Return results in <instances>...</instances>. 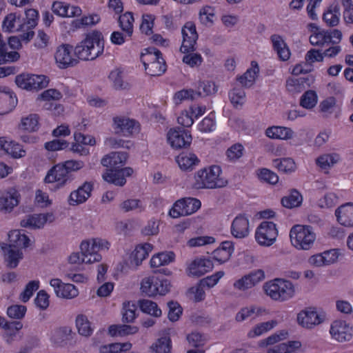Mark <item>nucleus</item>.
Instances as JSON below:
<instances>
[{
	"label": "nucleus",
	"mask_w": 353,
	"mask_h": 353,
	"mask_svg": "<svg viewBox=\"0 0 353 353\" xmlns=\"http://www.w3.org/2000/svg\"><path fill=\"white\" fill-rule=\"evenodd\" d=\"M278 325V321L271 319L267 321L259 323L254 325L247 333L249 339H254L261 336L265 333L275 328Z\"/></svg>",
	"instance_id": "40"
},
{
	"label": "nucleus",
	"mask_w": 353,
	"mask_h": 353,
	"mask_svg": "<svg viewBox=\"0 0 353 353\" xmlns=\"http://www.w3.org/2000/svg\"><path fill=\"white\" fill-rule=\"evenodd\" d=\"M21 195L16 187H8L0 192V212L10 214L20 203Z\"/></svg>",
	"instance_id": "13"
},
{
	"label": "nucleus",
	"mask_w": 353,
	"mask_h": 353,
	"mask_svg": "<svg viewBox=\"0 0 353 353\" xmlns=\"http://www.w3.org/2000/svg\"><path fill=\"white\" fill-rule=\"evenodd\" d=\"M0 150H3L14 159H20L26 154V150L19 143L6 137H0Z\"/></svg>",
	"instance_id": "33"
},
{
	"label": "nucleus",
	"mask_w": 353,
	"mask_h": 353,
	"mask_svg": "<svg viewBox=\"0 0 353 353\" xmlns=\"http://www.w3.org/2000/svg\"><path fill=\"white\" fill-rule=\"evenodd\" d=\"M132 347L130 342L125 343H112L101 345L99 347L100 353H121L129 351Z\"/></svg>",
	"instance_id": "52"
},
{
	"label": "nucleus",
	"mask_w": 353,
	"mask_h": 353,
	"mask_svg": "<svg viewBox=\"0 0 353 353\" xmlns=\"http://www.w3.org/2000/svg\"><path fill=\"white\" fill-rule=\"evenodd\" d=\"M289 239L292 247L295 250L310 251L316 244L317 235L312 226L295 224L289 231Z\"/></svg>",
	"instance_id": "4"
},
{
	"label": "nucleus",
	"mask_w": 353,
	"mask_h": 353,
	"mask_svg": "<svg viewBox=\"0 0 353 353\" xmlns=\"http://www.w3.org/2000/svg\"><path fill=\"white\" fill-rule=\"evenodd\" d=\"M308 263L314 267H324L331 263V252L326 250L321 253L312 255L308 259Z\"/></svg>",
	"instance_id": "51"
},
{
	"label": "nucleus",
	"mask_w": 353,
	"mask_h": 353,
	"mask_svg": "<svg viewBox=\"0 0 353 353\" xmlns=\"http://www.w3.org/2000/svg\"><path fill=\"white\" fill-rule=\"evenodd\" d=\"M265 279V274L263 270H254L235 279L232 283V288L236 292L245 293L259 285Z\"/></svg>",
	"instance_id": "9"
},
{
	"label": "nucleus",
	"mask_w": 353,
	"mask_h": 353,
	"mask_svg": "<svg viewBox=\"0 0 353 353\" xmlns=\"http://www.w3.org/2000/svg\"><path fill=\"white\" fill-rule=\"evenodd\" d=\"M273 166L284 174H291L296 170V164L294 160L290 157L274 159Z\"/></svg>",
	"instance_id": "47"
},
{
	"label": "nucleus",
	"mask_w": 353,
	"mask_h": 353,
	"mask_svg": "<svg viewBox=\"0 0 353 353\" xmlns=\"http://www.w3.org/2000/svg\"><path fill=\"white\" fill-rule=\"evenodd\" d=\"M183 41L181 46V51L187 53L194 50L198 39V34L195 24L192 21H188L182 28Z\"/></svg>",
	"instance_id": "22"
},
{
	"label": "nucleus",
	"mask_w": 353,
	"mask_h": 353,
	"mask_svg": "<svg viewBox=\"0 0 353 353\" xmlns=\"http://www.w3.org/2000/svg\"><path fill=\"white\" fill-rule=\"evenodd\" d=\"M216 20V8L211 6H204L199 11V21L205 27H212Z\"/></svg>",
	"instance_id": "43"
},
{
	"label": "nucleus",
	"mask_w": 353,
	"mask_h": 353,
	"mask_svg": "<svg viewBox=\"0 0 353 353\" xmlns=\"http://www.w3.org/2000/svg\"><path fill=\"white\" fill-rule=\"evenodd\" d=\"M338 222L345 227H353V203H347L335 210Z\"/></svg>",
	"instance_id": "38"
},
{
	"label": "nucleus",
	"mask_w": 353,
	"mask_h": 353,
	"mask_svg": "<svg viewBox=\"0 0 353 353\" xmlns=\"http://www.w3.org/2000/svg\"><path fill=\"white\" fill-rule=\"evenodd\" d=\"M134 170L130 167H125L121 169H106L103 173V179L111 184L117 186H123L126 183L125 178L132 175Z\"/></svg>",
	"instance_id": "21"
},
{
	"label": "nucleus",
	"mask_w": 353,
	"mask_h": 353,
	"mask_svg": "<svg viewBox=\"0 0 353 353\" xmlns=\"http://www.w3.org/2000/svg\"><path fill=\"white\" fill-rule=\"evenodd\" d=\"M160 52L154 48H148L141 52V60L144 65V68L150 65L152 62L157 61L161 59Z\"/></svg>",
	"instance_id": "56"
},
{
	"label": "nucleus",
	"mask_w": 353,
	"mask_h": 353,
	"mask_svg": "<svg viewBox=\"0 0 353 353\" xmlns=\"http://www.w3.org/2000/svg\"><path fill=\"white\" fill-rule=\"evenodd\" d=\"M8 245L21 250L27 248L30 244L29 237L24 232L20 230H11L8 233Z\"/></svg>",
	"instance_id": "39"
},
{
	"label": "nucleus",
	"mask_w": 353,
	"mask_h": 353,
	"mask_svg": "<svg viewBox=\"0 0 353 353\" xmlns=\"http://www.w3.org/2000/svg\"><path fill=\"white\" fill-rule=\"evenodd\" d=\"M192 141L190 132L179 128H170L167 132V141L171 148L181 149L188 147Z\"/></svg>",
	"instance_id": "15"
},
{
	"label": "nucleus",
	"mask_w": 353,
	"mask_h": 353,
	"mask_svg": "<svg viewBox=\"0 0 353 353\" xmlns=\"http://www.w3.org/2000/svg\"><path fill=\"white\" fill-rule=\"evenodd\" d=\"M111 243L101 237H90L83 239L79 244V250L83 256L84 264L92 265L101 261L103 256L100 252L108 251Z\"/></svg>",
	"instance_id": "5"
},
{
	"label": "nucleus",
	"mask_w": 353,
	"mask_h": 353,
	"mask_svg": "<svg viewBox=\"0 0 353 353\" xmlns=\"http://www.w3.org/2000/svg\"><path fill=\"white\" fill-rule=\"evenodd\" d=\"M199 131L203 133H209L216 129L215 116L213 112H210L196 125Z\"/></svg>",
	"instance_id": "61"
},
{
	"label": "nucleus",
	"mask_w": 353,
	"mask_h": 353,
	"mask_svg": "<svg viewBox=\"0 0 353 353\" xmlns=\"http://www.w3.org/2000/svg\"><path fill=\"white\" fill-rule=\"evenodd\" d=\"M201 206L200 200L187 197L177 200L169 210L168 214L174 219L190 215L196 212Z\"/></svg>",
	"instance_id": "11"
},
{
	"label": "nucleus",
	"mask_w": 353,
	"mask_h": 353,
	"mask_svg": "<svg viewBox=\"0 0 353 353\" xmlns=\"http://www.w3.org/2000/svg\"><path fill=\"white\" fill-rule=\"evenodd\" d=\"M206 111L205 105L192 104L181 112L177 117V122L185 128L191 127L194 124V121L203 116Z\"/></svg>",
	"instance_id": "17"
},
{
	"label": "nucleus",
	"mask_w": 353,
	"mask_h": 353,
	"mask_svg": "<svg viewBox=\"0 0 353 353\" xmlns=\"http://www.w3.org/2000/svg\"><path fill=\"white\" fill-rule=\"evenodd\" d=\"M92 184L90 182H85L77 190L72 191L67 202L70 206H77L86 202L91 196Z\"/></svg>",
	"instance_id": "26"
},
{
	"label": "nucleus",
	"mask_w": 353,
	"mask_h": 353,
	"mask_svg": "<svg viewBox=\"0 0 353 353\" xmlns=\"http://www.w3.org/2000/svg\"><path fill=\"white\" fill-rule=\"evenodd\" d=\"M154 245L150 243L138 244L131 252L128 258V264L130 268H137L153 250Z\"/></svg>",
	"instance_id": "25"
},
{
	"label": "nucleus",
	"mask_w": 353,
	"mask_h": 353,
	"mask_svg": "<svg viewBox=\"0 0 353 353\" xmlns=\"http://www.w3.org/2000/svg\"><path fill=\"white\" fill-rule=\"evenodd\" d=\"M104 51V39L102 34L98 31L88 33L84 39L77 44L74 53L78 60H94Z\"/></svg>",
	"instance_id": "3"
},
{
	"label": "nucleus",
	"mask_w": 353,
	"mask_h": 353,
	"mask_svg": "<svg viewBox=\"0 0 353 353\" xmlns=\"http://www.w3.org/2000/svg\"><path fill=\"white\" fill-rule=\"evenodd\" d=\"M1 248L3 252L4 261L10 268H15L23 258V252L21 249L12 248L8 243H3Z\"/></svg>",
	"instance_id": "31"
},
{
	"label": "nucleus",
	"mask_w": 353,
	"mask_h": 353,
	"mask_svg": "<svg viewBox=\"0 0 353 353\" xmlns=\"http://www.w3.org/2000/svg\"><path fill=\"white\" fill-rule=\"evenodd\" d=\"M17 103V95L12 89L6 85H0V115L12 111Z\"/></svg>",
	"instance_id": "24"
},
{
	"label": "nucleus",
	"mask_w": 353,
	"mask_h": 353,
	"mask_svg": "<svg viewBox=\"0 0 353 353\" xmlns=\"http://www.w3.org/2000/svg\"><path fill=\"white\" fill-rule=\"evenodd\" d=\"M15 83L21 89L34 91L46 88L49 79L43 74L21 73L15 77Z\"/></svg>",
	"instance_id": "10"
},
{
	"label": "nucleus",
	"mask_w": 353,
	"mask_h": 353,
	"mask_svg": "<svg viewBox=\"0 0 353 353\" xmlns=\"http://www.w3.org/2000/svg\"><path fill=\"white\" fill-rule=\"evenodd\" d=\"M54 220L52 213L32 214L25 216L20 221V226L32 230L43 228L47 223Z\"/></svg>",
	"instance_id": "18"
},
{
	"label": "nucleus",
	"mask_w": 353,
	"mask_h": 353,
	"mask_svg": "<svg viewBox=\"0 0 353 353\" xmlns=\"http://www.w3.org/2000/svg\"><path fill=\"white\" fill-rule=\"evenodd\" d=\"M34 205L40 208H48L52 205V199L49 194L41 189H37L34 192Z\"/></svg>",
	"instance_id": "57"
},
{
	"label": "nucleus",
	"mask_w": 353,
	"mask_h": 353,
	"mask_svg": "<svg viewBox=\"0 0 353 353\" xmlns=\"http://www.w3.org/2000/svg\"><path fill=\"white\" fill-rule=\"evenodd\" d=\"M175 254L172 251H163L154 254L150 260L151 268H159L168 265L175 260Z\"/></svg>",
	"instance_id": "41"
},
{
	"label": "nucleus",
	"mask_w": 353,
	"mask_h": 353,
	"mask_svg": "<svg viewBox=\"0 0 353 353\" xmlns=\"http://www.w3.org/2000/svg\"><path fill=\"white\" fill-rule=\"evenodd\" d=\"M326 319V313L321 308L308 307L297 314L296 321L301 327L312 329L321 323Z\"/></svg>",
	"instance_id": "8"
},
{
	"label": "nucleus",
	"mask_w": 353,
	"mask_h": 353,
	"mask_svg": "<svg viewBox=\"0 0 353 353\" xmlns=\"http://www.w3.org/2000/svg\"><path fill=\"white\" fill-rule=\"evenodd\" d=\"M40 127L39 117L37 114H30L21 117L19 124V129L28 132H37Z\"/></svg>",
	"instance_id": "45"
},
{
	"label": "nucleus",
	"mask_w": 353,
	"mask_h": 353,
	"mask_svg": "<svg viewBox=\"0 0 353 353\" xmlns=\"http://www.w3.org/2000/svg\"><path fill=\"white\" fill-rule=\"evenodd\" d=\"M139 332V327L130 325H112L108 327V334L112 337L133 335Z\"/></svg>",
	"instance_id": "46"
},
{
	"label": "nucleus",
	"mask_w": 353,
	"mask_h": 353,
	"mask_svg": "<svg viewBox=\"0 0 353 353\" xmlns=\"http://www.w3.org/2000/svg\"><path fill=\"white\" fill-rule=\"evenodd\" d=\"M49 283L59 298L70 300L77 298L79 294V289L74 285L63 283L59 279H52Z\"/></svg>",
	"instance_id": "19"
},
{
	"label": "nucleus",
	"mask_w": 353,
	"mask_h": 353,
	"mask_svg": "<svg viewBox=\"0 0 353 353\" xmlns=\"http://www.w3.org/2000/svg\"><path fill=\"white\" fill-rule=\"evenodd\" d=\"M85 145V134L75 132L74 133V142L72 143L70 150L81 156H87L90 150L84 147Z\"/></svg>",
	"instance_id": "50"
},
{
	"label": "nucleus",
	"mask_w": 353,
	"mask_h": 353,
	"mask_svg": "<svg viewBox=\"0 0 353 353\" xmlns=\"http://www.w3.org/2000/svg\"><path fill=\"white\" fill-rule=\"evenodd\" d=\"M228 185L227 179L223 176L221 168L218 165H210L199 169L194 172L192 188L196 190L218 189Z\"/></svg>",
	"instance_id": "1"
},
{
	"label": "nucleus",
	"mask_w": 353,
	"mask_h": 353,
	"mask_svg": "<svg viewBox=\"0 0 353 353\" xmlns=\"http://www.w3.org/2000/svg\"><path fill=\"white\" fill-rule=\"evenodd\" d=\"M75 325L78 333L81 336H90L94 331V328L92 327L90 321L85 314H80L77 316Z\"/></svg>",
	"instance_id": "48"
},
{
	"label": "nucleus",
	"mask_w": 353,
	"mask_h": 353,
	"mask_svg": "<svg viewBox=\"0 0 353 353\" xmlns=\"http://www.w3.org/2000/svg\"><path fill=\"white\" fill-rule=\"evenodd\" d=\"M154 353H170L172 350V341L170 336H164L157 339L150 346Z\"/></svg>",
	"instance_id": "53"
},
{
	"label": "nucleus",
	"mask_w": 353,
	"mask_h": 353,
	"mask_svg": "<svg viewBox=\"0 0 353 353\" xmlns=\"http://www.w3.org/2000/svg\"><path fill=\"white\" fill-rule=\"evenodd\" d=\"M230 102L235 108L242 106L245 102V93L242 88L234 87L229 92Z\"/></svg>",
	"instance_id": "63"
},
{
	"label": "nucleus",
	"mask_w": 353,
	"mask_h": 353,
	"mask_svg": "<svg viewBox=\"0 0 353 353\" xmlns=\"http://www.w3.org/2000/svg\"><path fill=\"white\" fill-rule=\"evenodd\" d=\"M251 230L249 216L245 213L238 214L231 223L230 233L235 239H242L248 237Z\"/></svg>",
	"instance_id": "16"
},
{
	"label": "nucleus",
	"mask_w": 353,
	"mask_h": 353,
	"mask_svg": "<svg viewBox=\"0 0 353 353\" xmlns=\"http://www.w3.org/2000/svg\"><path fill=\"white\" fill-rule=\"evenodd\" d=\"M137 318V305L132 301L123 304L122 320L125 323H132Z\"/></svg>",
	"instance_id": "59"
},
{
	"label": "nucleus",
	"mask_w": 353,
	"mask_h": 353,
	"mask_svg": "<svg viewBox=\"0 0 353 353\" xmlns=\"http://www.w3.org/2000/svg\"><path fill=\"white\" fill-rule=\"evenodd\" d=\"M201 282L190 288L187 292V296L195 302H200L205 299V293Z\"/></svg>",
	"instance_id": "64"
},
{
	"label": "nucleus",
	"mask_w": 353,
	"mask_h": 353,
	"mask_svg": "<svg viewBox=\"0 0 353 353\" xmlns=\"http://www.w3.org/2000/svg\"><path fill=\"white\" fill-rule=\"evenodd\" d=\"M353 336V327L345 321L332 322V338L339 342L348 341Z\"/></svg>",
	"instance_id": "29"
},
{
	"label": "nucleus",
	"mask_w": 353,
	"mask_h": 353,
	"mask_svg": "<svg viewBox=\"0 0 353 353\" xmlns=\"http://www.w3.org/2000/svg\"><path fill=\"white\" fill-rule=\"evenodd\" d=\"M108 79L112 84V86L117 90H125L128 88V84L123 81L122 77V72L118 69L112 70Z\"/></svg>",
	"instance_id": "62"
},
{
	"label": "nucleus",
	"mask_w": 353,
	"mask_h": 353,
	"mask_svg": "<svg viewBox=\"0 0 353 353\" xmlns=\"http://www.w3.org/2000/svg\"><path fill=\"white\" fill-rule=\"evenodd\" d=\"M234 250V247L232 241H223L212 252V259L219 265L225 263L230 259Z\"/></svg>",
	"instance_id": "35"
},
{
	"label": "nucleus",
	"mask_w": 353,
	"mask_h": 353,
	"mask_svg": "<svg viewBox=\"0 0 353 353\" xmlns=\"http://www.w3.org/2000/svg\"><path fill=\"white\" fill-rule=\"evenodd\" d=\"M271 41L279 59L282 61L288 60L291 52L283 37L278 34H274L271 37Z\"/></svg>",
	"instance_id": "44"
},
{
	"label": "nucleus",
	"mask_w": 353,
	"mask_h": 353,
	"mask_svg": "<svg viewBox=\"0 0 353 353\" xmlns=\"http://www.w3.org/2000/svg\"><path fill=\"white\" fill-rule=\"evenodd\" d=\"M176 163L184 171H190L198 165L200 160L198 157L192 152H183L176 157Z\"/></svg>",
	"instance_id": "42"
},
{
	"label": "nucleus",
	"mask_w": 353,
	"mask_h": 353,
	"mask_svg": "<svg viewBox=\"0 0 353 353\" xmlns=\"http://www.w3.org/2000/svg\"><path fill=\"white\" fill-rule=\"evenodd\" d=\"M213 268V263L210 259L197 257L188 265L186 273L189 276L199 277L211 271Z\"/></svg>",
	"instance_id": "23"
},
{
	"label": "nucleus",
	"mask_w": 353,
	"mask_h": 353,
	"mask_svg": "<svg viewBox=\"0 0 353 353\" xmlns=\"http://www.w3.org/2000/svg\"><path fill=\"white\" fill-rule=\"evenodd\" d=\"M265 135L270 139L289 141L295 137L296 133L289 127L272 125L265 129Z\"/></svg>",
	"instance_id": "30"
},
{
	"label": "nucleus",
	"mask_w": 353,
	"mask_h": 353,
	"mask_svg": "<svg viewBox=\"0 0 353 353\" xmlns=\"http://www.w3.org/2000/svg\"><path fill=\"white\" fill-rule=\"evenodd\" d=\"M264 294L275 302H286L295 297L296 285L290 280L274 278L265 282L262 287Z\"/></svg>",
	"instance_id": "2"
},
{
	"label": "nucleus",
	"mask_w": 353,
	"mask_h": 353,
	"mask_svg": "<svg viewBox=\"0 0 353 353\" xmlns=\"http://www.w3.org/2000/svg\"><path fill=\"white\" fill-rule=\"evenodd\" d=\"M310 42L313 46H328L331 43V32L320 30L310 35Z\"/></svg>",
	"instance_id": "54"
},
{
	"label": "nucleus",
	"mask_w": 353,
	"mask_h": 353,
	"mask_svg": "<svg viewBox=\"0 0 353 353\" xmlns=\"http://www.w3.org/2000/svg\"><path fill=\"white\" fill-rule=\"evenodd\" d=\"M302 201L303 198L301 194L298 191L294 190H292L288 195L282 199L281 203L285 208H293L299 206Z\"/></svg>",
	"instance_id": "60"
},
{
	"label": "nucleus",
	"mask_w": 353,
	"mask_h": 353,
	"mask_svg": "<svg viewBox=\"0 0 353 353\" xmlns=\"http://www.w3.org/2000/svg\"><path fill=\"white\" fill-rule=\"evenodd\" d=\"M67 175L61 163L54 165L47 172L43 181L45 183H57V188L63 187L68 181Z\"/></svg>",
	"instance_id": "27"
},
{
	"label": "nucleus",
	"mask_w": 353,
	"mask_h": 353,
	"mask_svg": "<svg viewBox=\"0 0 353 353\" xmlns=\"http://www.w3.org/2000/svg\"><path fill=\"white\" fill-rule=\"evenodd\" d=\"M62 98L61 92L56 89H48L43 91L37 98V101L44 109L50 110L54 115H59L63 112V108L54 103Z\"/></svg>",
	"instance_id": "14"
},
{
	"label": "nucleus",
	"mask_w": 353,
	"mask_h": 353,
	"mask_svg": "<svg viewBox=\"0 0 353 353\" xmlns=\"http://www.w3.org/2000/svg\"><path fill=\"white\" fill-rule=\"evenodd\" d=\"M25 21L20 14L12 12L8 14L2 21V30L5 32H16L23 31Z\"/></svg>",
	"instance_id": "32"
},
{
	"label": "nucleus",
	"mask_w": 353,
	"mask_h": 353,
	"mask_svg": "<svg viewBox=\"0 0 353 353\" xmlns=\"http://www.w3.org/2000/svg\"><path fill=\"white\" fill-rule=\"evenodd\" d=\"M317 102V94L315 91L311 90L305 92L300 99V105L307 110L314 108Z\"/></svg>",
	"instance_id": "58"
},
{
	"label": "nucleus",
	"mask_w": 353,
	"mask_h": 353,
	"mask_svg": "<svg viewBox=\"0 0 353 353\" xmlns=\"http://www.w3.org/2000/svg\"><path fill=\"white\" fill-rule=\"evenodd\" d=\"M55 64L59 69H66L78 63L74 48L69 44L59 46L54 54Z\"/></svg>",
	"instance_id": "12"
},
{
	"label": "nucleus",
	"mask_w": 353,
	"mask_h": 353,
	"mask_svg": "<svg viewBox=\"0 0 353 353\" xmlns=\"http://www.w3.org/2000/svg\"><path fill=\"white\" fill-rule=\"evenodd\" d=\"M23 324L19 321L6 322V325L2 327L5 331L3 338L8 343H11L17 332L21 330Z\"/></svg>",
	"instance_id": "55"
},
{
	"label": "nucleus",
	"mask_w": 353,
	"mask_h": 353,
	"mask_svg": "<svg viewBox=\"0 0 353 353\" xmlns=\"http://www.w3.org/2000/svg\"><path fill=\"white\" fill-rule=\"evenodd\" d=\"M51 10L54 14L63 18L75 17L82 13L80 7L59 1L52 3Z\"/></svg>",
	"instance_id": "28"
},
{
	"label": "nucleus",
	"mask_w": 353,
	"mask_h": 353,
	"mask_svg": "<svg viewBox=\"0 0 353 353\" xmlns=\"http://www.w3.org/2000/svg\"><path fill=\"white\" fill-rule=\"evenodd\" d=\"M139 306L142 312L153 317H160L162 311L157 303L149 299H142L139 301Z\"/></svg>",
	"instance_id": "49"
},
{
	"label": "nucleus",
	"mask_w": 353,
	"mask_h": 353,
	"mask_svg": "<svg viewBox=\"0 0 353 353\" xmlns=\"http://www.w3.org/2000/svg\"><path fill=\"white\" fill-rule=\"evenodd\" d=\"M279 229L275 223L270 221H262L255 229L254 239L261 247L268 248L276 241Z\"/></svg>",
	"instance_id": "7"
},
{
	"label": "nucleus",
	"mask_w": 353,
	"mask_h": 353,
	"mask_svg": "<svg viewBox=\"0 0 353 353\" xmlns=\"http://www.w3.org/2000/svg\"><path fill=\"white\" fill-rule=\"evenodd\" d=\"M72 334V329L68 326L55 327L48 333L51 343L55 346H63L67 343Z\"/></svg>",
	"instance_id": "36"
},
{
	"label": "nucleus",
	"mask_w": 353,
	"mask_h": 353,
	"mask_svg": "<svg viewBox=\"0 0 353 353\" xmlns=\"http://www.w3.org/2000/svg\"><path fill=\"white\" fill-rule=\"evenodd\" d=\"M128 158L127 152H112L103 157L101 163L107 169H121L125 164Z\"/></svg>",
	"instance_id": "34"
},
{
	"label": "nucleus",
	"mask_w": 353,
	"mask_h": 353,
	"mask_svg": "<svg viewBox=\"0 0 353 353\" xmlns=\"http://www.w3.org/2000/svg\"><path fill=\"white\" fill-rule=\"evenodd\" d=\"M170 280L157 276L144 277L141 281V292L148 297L165 296L171 289Z\"/></svg>",
	"instance_id": "6"
},
{
	"label": "nucleus",
	"mask_w": 353,
	"mask_h": 353,
	"mask_svg": "<svg viewBox=\"0 0 353 353\" xmlns=\"http://www.w3.org/2000/svg\"><path fill=\"white\" fill-rule=\"evenodd\" d=\"M112 128L115 134L129 137L139 131V125L134 119L116 117L113 119Z\"/></svg>",
	"instance_id": "20"
},
{
	"label": "nucleus",
	"mask_w": 353,
	"mask_h": 353,
	"mask_svg": "<svg viewBox=\"0 0 353 353\" xmlns=\"http://www.w3.org/2000/svg\"><path fill=\"white\" fill-rule=\"evenodd\" d=\"M259 74V65L256 61H252L247 70L242 75L236 77V81L244 88H251L255 83Z\"/></svg>",
	"instance_id": "37"
}]
</instances>
